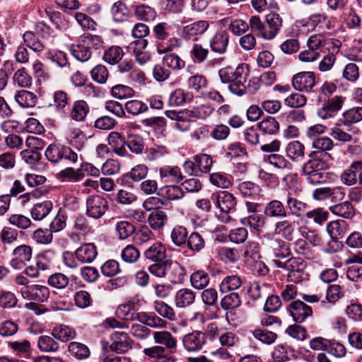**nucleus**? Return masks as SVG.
Here are the masks:
<instances>
[{
	"label": "nucleus",
	"instance_id": "f257e3e1",
	"mask_svg": "<svg viewBox=\"0 0 362 362\" xmlns=\"http://www.w3.org/2000/svg\"><path fill=\"white\" fill-rule=\"evenodd\" d=\"M249 67L246 64H241L235 69L226 67L218 71L223 83H230L229 89L235 94L242 95L246 92V82L249 75Z\"/></svg>",
	"mask_w": 362,
	"mask_h": 362
},
{
	"label": "nucleus",
	"instance_id": "f03ea898",
	"mask_svg": "<svg viewBox=\"0 0 362 362\" xmlns=\"http://www.w3.org/2000/svg\"><path fill=\"white\" fill-rule=\"evenodd\" d=\"M45 155L48 160L53 163H58L62 160L68 161L70 164H75L82 156L74 151L69 146L52 144L46 149Z\"/></svg>",
	"mask_w": 362,
	"mask_h": 362
},
{
	"label": "nucleus",
	"instance_id": "7ed1b4c3",
	"mask_svg": "<svg viewBox=\"0 0 362 362\" xmlns=\"http://www.w3.org/2000/svg\"><path fill=\"white\" fill-rule=\"evenodd\" d=\"M108 209V202L101 196L93 195L86 199V214L93 218H100Z\"/></svg>",
	"mask_w": 362,
	"mask_h": 362
},
{
	"label": "nucleus",
	"instance_id": "20e7f679",
	"mask_svg": "<svg viewBox=\"0 0 362 362\" xmlns=\"http://www.w3.org/2000/svg\"><path fill=\"white\" fill-rule=\"evenodd\" d=\"M316 83L315 74L312 71H302L292 78V85L298 91L310 93Z\"/></svg>",
	"mask_w": 362,
	"mask_h": 362
},
{
	"label": "nucleus",
	"instance_id": "39448f33",
	"mask_svg": "<svg viewBox=\"0 0 362 362\" xmlns=\"http://www.w3.org/2000/svg\"><path fill=\"white\" fill-rule=\"evenodd\" d=\"M20 292L24 299L43 303L47 300L49 296V289L43 285L30 284V286L21 288Z\"/></svg>",
	"mask_w": 362,
	"mask_h": 362
},
{
	"label": "nucleus",
	"instance_id": "423d86ee",
	"mask_svg": "<svg viewBox=\"0 0 362 362\" xmlns=\"http://www.w3.org/2000/svg\"><path fill=\"white\" fill-rule=\"evenodd\" d=\"M165 115L169 119L175 121L174 127L180 132H186L190 129L192 117L189 109L182 110H166Z\"/></svg>",
	"mask_w": 362,
	"mask_h": 362
},
{
	"label": "nucleus",
	"instance_id": "0eeeda50",
	"mask_svg": "<svg viewBox=\"0 0 362 362\" xmlns=\"http://www.w3.org/2000/svg\"><path fill=\"white\" fill-rule=\"evenodd\" d=\"M32 255L33 250L30 246L25 244L18 245L12 252L10 264L15 269H21L31 259Z\"/></svg>",
	"mask_w": 362,
	"mask_h": 362
},
{
	"label": "nucleus",
	"instance_id": "6e6552de",
	"mask_svg": "<svg viewBox=\"0 0 362 362\" xmlns=\"http://www.w3.org/2000/svg\"><path fill=\"white\" fill-rule=\"evenodd\" d=\"M206 343V334L201 331H193L182 338V344L187 351H197L202 349Z\"/></svg>",
	"mask_w": 362,
	"mask_h": 362
},
{
	"label": "nucleus",
	"instance_id": "1a4fd4ad",
	"mask_svg": "<svg viewBox=\"0 0 362 362\" xmlns=\"http://www.w3.org/2000/svg\"><path fill=\"white\" fill-rule=\"evenodd\" d=\"M132 347V340L128 334L123 332H115L111 335V344L110 346L112 351L124 353Z\"/></svg>",
	"mask_w": 362,
	"mask_h": 362
},
{
	"label": "nucleus",
	"instance_id": "9d476101",
	"mask_svg": "<svg viewBox=\"0 0 362 362\" xmlns=\"http://www.w3.org/2000/svg\"><path fill=\"white\" fill-rule=\"evenodd\" d=\"M356 133V130L344 122L336 124L330 131V135L335 140L342 143L351 142L353 136Z\"/></svg>",
	"mask_w": 362,
	"mask_h": 362
},
{
	"label": "nucleus",
	"instance_id": "9b49d317",
	"mask_svg": "<svg viewBox=\"0 0 362 362\" xmlns=\"http://www.w3.org/2000/svg\"><path fill=\"white\" fill-rule=\"evenodd\" d=\"M343 99L340 96H335L317 110V114L322 119H327L333 117L335 114L341 108Z\"/></svg>",
	"mask_w": 362,
	"mask_h": 362
},
{
	"label": "nucleus",
	"instance_id": "f8f14e48",
	"mask_svg": "<svg viewBox=\"0 0 362 362\" xmlns=\"http://www.w3.org/2000/svg\"><path fill=\"white\" fill-rule=\"evenodd\" d=\"M209 27L207 21H198L184 25L182 29V35L188 40H197L198 35L204 34Z\"/></svg>",
	"mask_w": 362,
	"mask_h": 362
},
{
	"label": "nucleus",
	"instance_id": "ddd939ff",
	"mask_svg": "<svg viewBox=\"0 0 362 362\" xmlns=\"http://www.w3.org/2000/svg\"><path fill=\"white\" fill-rule=\"evenodd\" d=\"M195 299L196 294L192 289L182 288L175 292L173 301L177 308L184 309L192 305Z\"/></svg>",
	"mask_w": 362,
	"mask_h": 362
},
{
	"label": "nucleus",
	"instance_id": "4468645a",
	"mask_svg": "<svg viewBox=\"0 0 362 362\" xmlns=\"http://www.w3.org/2000/svg\"><path fill=\"white\" fill-rule=\"evenodd\" d=\"M289 311L293 320L298 323L304 322L313 313L311 308L300 300L291 303Z\"/></svg>",
	"mask_w": 362,
	"mask_h": 362
},
{
	"label": "nucleus",
	"instance_id": "2eb2a0df",
	"mask_svg": "<svg viewBox=\"0 0 362 362\" xmlns=\"http://www.w3.org/2000/svg\"><path fill=\"white\" fill-rule=\"evenodd\" d=\"M296 223L288 218L276 223L274 233L287 240H293L296 233Z\"/></svg>",
	"mask_w": 362,
	"mask_h": 362
},
{
	"label": "nucleus",
	"instance_id": "dca6fc26",
	"mask_svg": "<svg viewBox=\"0 0 362 362\" xmlns=\"http://www.w3.org/2000/svg\"><path fill=\"white\" fill-rule=\"evenodd\" d=\"M97 255V247L93 243H84L75 251L76 258L81 264L92 262Z\"/></svg>",
	"mask_w": 362,
	"mask_h": 362
},
{
	"label": "nucleus",
	"instance_id": "f3484780",
	"mask_svg": "<svg viewBox=\"0 0 362 362\" xmlns=\"http://www.w3.org/2000/svg\"><path fill=\"white\" fill-rule=\"evenodd\" d=\"M159 177L164 183H179L183 179L180 168L171 165L161 167L159 169Z\"/></svg>",
	"mask_w": 362,
	"mask_h": 362
},
{
	"label": "nucleus",
	"instance_id": "a211bd4d",
	"mask_svg": "<svg viewBox=\"0 0 362 362\" xmlns=\"http://www.w3.org/2000/svg\"><path fill=\"white\" fill-rule=\"evenodd\" d=\"M212 197L221 211L226 214H228L236 205L235 197L226 191L220 192Z\"/></svg>",
	"mask_w": 362,
	"mask_h": 362
},
{
	"label": "nucleus",
	"instance_id": "6ab92c4d",
	"mask_svg": "<svg viewBox=\"0 0 362 362\" xmlns=\"http://www.w3.org/2000/svg\"><path fill=\"white\" fill-rule=\"evenodd\" d=\"M310 159L303 167V173H316L322 172L327 168V163L322 159L320 158L317 151H313L310 154Z\"/></svg>",
	"mask_w": 362,
	"mask_h": 362
},
{
	"label": "nucleus",
	"instance_id": "aec40b11",
	"mask_svg": "<svg viewBox=\"0 0 362 362\" xmlns=\"http://www.w3.org/2000/svg\"><path fill=\"white\" fill-rule=\"evenodd\" d=\"M327 230L334 241L344 238L349 233L348 224L344 221H332L327 225Z\"/></svg>",
	"mask_w": 362,
	"mask_h": 362
},
{
	"label": "nucleus",
	"instance_id": "412c9836",
	"mask_svg": "<svg viewBox=\"0 0 362 362\" xmlns=\"http://www.w3.org/2000/svg\"><path fill=\"white\" fill-rule=\"evenodd\" d=\"M229 36L225 31L216 33L210 40V47L213 52L222 54L227 50Z\"/></svg>",
	"mask_w": 362,
	"mask_h": 362
},
{
	"label": "nucleus",
	"instance_id": "4be33fe9",
	"mask_svg": "<svg viewBox=\"0 0 362 362\" xmlns=\"http://www.w3.org/2000/svg\"><path fill=\"white\" fill-rule=\"evenodd\" d=\"M144 255L152 262H160L166 257V249L161 243L156 242L145 250Z\"/></svg>",
	"mask_w": 362,
	"mask_h": 362
},
{
	"label": "nucleus",
	"instance_id": "5701e85b",
	"mask_svg": "<svg viewBox=\"0 0 362 362\" xmlns=\"http://www.w3.org/2000/svg\"><path fill=\"white\" fill-rule=\"evenodd\" d=\"M305 146L299 141H292L286 147V153L292 161H300L305 158Z\"/></svg>",
	"mask_w": 362,
	"mask_h": 362
},
{
	"label": "nucleus",
	"instance_id": "b1692460",
	"mask_svg": "<svg viewBox=\"0 0 362 362\" xmlns=\"http://www.w3.org/2000/svg\"><path fill=\"white\" fill-rule=\"evenodd\" d=\"M269 252L272 257L285 258L290 255L288 244L281 239L272 240L269 244Z\"/></svg>",
	"mask_w": 362,
	"mask_h": 362
},
{
	"label": "nucleus",
	"instance_id": "393cba45",
	"mask_svg": "<svg viewBox=\"0 0 362 362\" xmlns=\"http://www.w3.org/2000/svg\"><path fill=\"white\" fill-rule=\"evenodd\" d=\"M89 112L88 103L83 100H78L73 103L71 108L69 117L76 122H82L85 119Z\"/></svg>",
	"mask_w": 362,
	"mask_h": 362
},
{
	"label": "nucleus",
	"instance_id": "a878e982",
	"mask_svg": "<svg viewBox=\"0 0 362 362\" xmlns=\"http://www.w3.org/2000/svg\"><path fill=\"white\" fill-rule=\"evenodd\" d=\"M264 214L269 218H282L286 216V210L282 202L274 199L265 205Z\"/></svg>",
	"mask_w": 362,
	"mask_h": 362
},
{
	"label": "nucleus",
	"instance_id": "bb28decb",
	"mask_svg": "<svg viewBox=\"0 0 362 362\" xmlns=\"http://www.w3.org/2000/svg\"><path fill=\"white\" fill-rule=\"evenodd\" d=\"M117 315L127 322L134 321L136 319L139 320V313H136L135 303L134 302L129 301L119 305L117 310Z\"/></svg>",
	"mask_w": 362,
	"mask_h": 362
},
{
	"label": "nucleus",
	"instance_id": "cd10ccee",
	"mask_svg": "<svg viewBox=\"0 0 362 362\" xmlns=\"http://www.w3.org/2000/svg\"><path fill=\"white\" fill-rule=\"evenodd\" d=\"M240 193L246 198L258 199L261 192L259 186L250 181H244L238 184L237 187Z\"/></svg>",
	"mask_w": 362,
	"mask_h": 362
},
{
	"label": "nucleus",
	"instance_id": "c85d7f7f",
	"mask_svg": "<svg viewBox=\"0 0 362 362\" xmlns=\"http://www.w3.org/2000/svg\"><path fill=\"white\" fill-rule=\"evenodd\" d=\"M167 221L168 216L162 209L150 212L147 218L149 226L154 230L163 228Z\"/></svg>",
	"mask_w": 362,
	"mask_h": 362
},
{
	"label": "nucleus",
	"instance_id": "c756f323",
	"mask_svg": "<svg viewBox=\"0 0 362 362\" xmlns=\"http://www.w3.org/2000/svg\"><path fill=\"white\" fill-rule=\"evenodd\" d=\"M286 209L288 210L290 214L300 217L306 212L307 204L291 197V194L288 193L286 199Z\"/></svg>",
	"mask_w": 362,
	"mask_h": 362
},
{
	"label": "nucleus",
	"instance_id": "7c9ffc66",
	"mask_svg": "<svg viewBox=\"0 0 362 362\" xmlns=\"http://www.w3.org/2000/svg\"><path fill=\"white\" fill-rule=\"evenodd\" d=\"M139 322L153 328H165L168 322L153 313H139Z\"/></svg>",
	"mask_w": 362,
	"mask_h": 362
},
{
	"label": "nucleus",
	"instance_id": "2f4dec72",
	"mask_svg": "<svg viewBox=\"0 0 362 362\" xmlns=\"http://www.w3.org/2000/svg\"><path fill=\"white\" fill-rule=\"evenodd\" d=\"M331 196L343 199L344 196L343 189L341 187H320L315 189L313 193V198L317 200H324Z\"/></svg>",
	"mask_w": 362,
	"mask_h": 362
},
{
	"label": "nucleus",
	"instance_id": "473e14b6",
	"mask_svg": "<svg viewBox=\"0 0 362 362\" xmlns=\"http://www.w3.org/2000/svg\"><path fill=\"white\" fill-rule=\"evenodd\" d=\"M52 207L53 205L50 201L37 203L30 209L31 216L35 221H41L50 213Z\"/></svg>",
	"mask_w": 362,
	"mask_h": 362
},
{
	"label": "nucleus",
	"instance_id": "72a5a7b5",
	"mask_svg": "<svg viewBox=\"0 0 362 362\" xmlns=\"http://www.w3.org/2000/svg\"><path fill=\"white\" fill-rule=\"evenodd\" d=\"M51 335L55 339L62 342H66L75 337L76 332L74 329L69 326L60 325L54 327L52 329Z\"/></svg>",
	"mask_w": 362,
	"mask_h": 362
},
{
	"label": "nucleus",
	"instance_id": "f704fd0d",
	"mask_svg": "<svg viewBox=\"0 0 362 362\" xmlns=\"http://www.w3.org/2000/svg\"><path fill=\"white\" fill-rule=\"evenodd\" d=\"M15 100L21 107L28 108L35 106L37 98L33 93L22 90L16 93Z\"/></svg>",
	"mask_w": 362,
	"mask_h": 362
},
{
	"label": "nucleus",
	"instance_id": "c9c22d12",
	"mask_svg": "<svg viewBox=\"0 0 362 362\" xmlns=\"http://www.w3.org/2000/svg\"><path fill=\"white\" fill-rule=\"evenodd\" d=\"M250 27L252 31L264 40H271L274 37H267L265 35L269 33L270 28L258 16H253L250 18Z\"/></svg>",
	"mask_w": 362,
	"mask_h": 362
},
{
	"label": "nucleus",
	"instance_id": "e433bc0d",
	"mask_svg": "<svg viewBox=\"0 0 362 362\" xmlns=\"http://www.w3.org/2000/svg\"><path fill=\"white\" fill-rule=\"evenodd\" d=\"M241 278L238 275H230L223 278L219 285L221 293H227L238 291L242 286Z\"/></svg>",
	"mask_w": 362,
	"mask_h": 362
},
{
	"label": "nucleus",
	"instance_id": "4c0bfd02",
	"mask_svg": "<svg viewBox=\"0 0 362 362\" xmlns=\"http://www.w3.org/2000/svg\"><path fill=\"white\" fill-rule=\"evenodd\" d=\"M329 210L332 214L347 219L352 218L355 216V209L349 202L332 206Z\"/></svg>",
	"mask_w": 362,
	"mask_h": 362
},
{
	"label": "nucleus",
	"instance_id": "58836bf2",
	"mask_svg": "<svg viewBox=\"0 0 362 362\" xmlns=\"http://www.w3.org/2000/svg\"><path fill=\"white\" fill-rule=\"evenodd\" d=\"M192 95L189 92H185L181 88H177L173 91L168 99V105L171 107H178L184 105L187 101H190Z\"/></svg>",
	"mask_w": 362,
	"mask_h": 362
},
{
	"label": "nucleus",
	"instance_id": "ea45409f",
	"mask_svg": "<svg viewBox=\"0 0 362 362\" xmlns=\"http://www.w3.org/2000/svg\"><path fill=\"white\" fill-rule=\"evenodd\" d=\"M153 339L155 343L164 345L167 349H173L177 346V340L168 331H158L153 332Z\"/></svg>",
	"mask_w": 362,
	"mask_h": 362
},
{
	"label": "nucleus",
	"instance_id": "a19ab883",
	"mask_svg": "<svg viewBox=\"0 0 362 362\" xmlns=\"http://www.w3.org/2000/svg\"><path fill=\"white\" fill-rule=\"evenodd\" d=\"M266 21L270 28V31L265 35L267 37H275L282 26V18L279 13L272 12L267 16Z\"/></svg>",
	"mask_w": 362,
	"mask_h": 362
},
{
	"label": "nucleus",
	"instance_id": "79ce46f5",
	"mask_svg": "<svg viewBox=\"0 0 362 362\" xmlns=\"http://www.w3.org/2000/svg\"><path fill=\"white\" fill-rule=\"evenodd\" d=\"M71 53L74 57L82 62H88L92 55L90 49L82 40L80 43L72 45Z\"/></svg>",
	"mask_w": 362,
	"mask_h": 362
},
{
	"label": "nucleus",
	"instance_id": "37998d69",
	"mask_svg": "<svg viewBox=\"0 0 362 362\" xmlns=\"http://www.w3.org/2000/svg\"><path fill=\"white\" fill-rule=\"evenodd\" d=\"M192 286L198 290L204 289L209 283V276L203 270H198L190 276Z\"/></svg>",
	"mask_w": 362,
	"mask_h": 362
},
{
	"label": "nucleus",
	"instance_id": "c03bdc74",
	"mask_svg": "<svg viewBox=\"0 0 362 362\" xmlns=\"http://www.w3.org/2000/svg\"><path fill=\"white\" fill-rule=\"evenodd\" d=\"M124 57V52L119 46H112L105 51L103 59L111 65L118 64Z\"/></svg>",
	"mask_w": 362,
	"mask_h": 362
},
{
	"label": "nucleus",
	"instance_id": "a18cd8bd",
	"mask_svg": "<svg viewBox=\"0 0 362 362\" xmlns=\"http://www.w3.org/2000/svg\"><path fill=\"white\" fill-rule=\"evenodd\" d=\"M312 147L315 149V151H317L318 155H320L322 152L332 150L334 147V142L332 139L328 136L317 137L313 140ZM325 155L330 156V155L327 153H325Z\"/></svg>",
	"mask_w": 362,
	"mask_h": 362
},
{
	"label": "nucleus",
	"instance_id": "49530a36",
	"mask_svg": "<svg viewBox=\"0 0 362 362\" xmlns=\"http://www.w3.org/2000/svg\"><path fill=\"white\" fill-rule=\"evenodd\" d=\"M115 231L120 240H125L135 232V226L127 221H119L115 224Z\"/></svg>",
	"mask_w": 362,
	"mask_h": 362
},
{
	"label": "nucleus",
	"instance_id": "de8ad7c7",
	"mask_svg": "<svg viewBox=\"0 0 362 362\" xmlns=\"http://www.w3.org/2000/svg\"><path fill=\"white\" fill-rule=\"evenodd\" d=\"M37 346L41 351L51 352L59 349V343L52 336H40L37 340Z\"/></svg>",
	"mask_w": 362,
	"mask_h": 362
},
{
	"label": "nucleus",
	"instance_id": "09e8293b",
	"mask_svg": "<svg viewBox=\"0 0 362 362\" xmlns=\"http://www.w3.org/2000/svg\"><path fill=\"white\" fill-rule=\"evenodd\" d=\"M160 194L168 200H177L185 196L181 187L176 185H166L160 188Z\"/></svg>",
	"mask_w": 362,
	"mask_h": 362
},
{
	"label": "nucleus",
	"instance_id": "8fccbe9b",
	"mask_svg": "<svg viewBox=\"0 0 362 362\" xmlns=\"http://www.w3.org/2000/svg\"><path fill=\"white\" fill-rule=\"evenodd\" d=\"M196 162V168L198 171L199 176L202 173H207L210 171L213 164L212 158L206 154L196 155L194 156Z\"/></svg>",
	"mask_w": 362,
	"mask_h": 362
},
{
	"label": "nucleus",
	"instance_id": "3c124183",
	"mask_svg": "<svg viewBox=\"0 0 362 362\" xmlns=\"http://www.w3.org/2000/svg\"><path fill=\"white\" fill-rule=\"evenodd\" d=\"M187 237L188 232L184 226H175L170 233V239L173 243L177 247L184 245L186 243Z\"/></svg>",
	"mask_w": 362,
	"mask_h": 362
},
{
	"label": "nucleus",
	"instance_id": "603ef678",
	"mask_svg": "<svg viewBox=\"0 0 362 362\" xmlns=\"http://www.w3.org/2000/svg\"><path fill=\"white\" fill-rule=\"evenodd\" d=\"M252 334L257 340L265 344H271L277 339V334L265 329H255Z\"/></svg>",
	"mask_w": 362,
	"mask_h": 362
},
{
	"label": "nucleus",
	"instance_id": "864d4df0",
	"mask_svg": "<svg viewBox=\"0 0 362 362\" xmlns=\"http://www.w3.org/2000/svg\"><path fill=\"white\" fill-rule=\"evenodd\" d=\"M169 264L168 272H170L171 282L175 284L181 283L185 276V269L177 262H173L170 260Z\"/></svg>",
	"mask_w": 362,
	"mask_h": 362
},
{
	"label": "nucleus",
	"instance_id": "5fc2aeb1",
	"mask_svg": "<svg viewBox=\"0 0 362 362\" xmlns=\"http://www.w3.org/2000/svg\"><path fill=\"white\" fill-rule=\"evenodd\" d=\"M306 268V262L300 257H291L286 261V270L290 272L289 277L300 273Z\"/></svg>",
	"mask_w": 362,
	"mask_h": 362
},
{
	"label": "nucleus",
	"instance_id": "6e6d98bb",
	"mask_svg": "<svg viewBox=\"0 0 362 362\" xmlns=\"http://www.w3.org/2000/svg\"><path fill=\"white\" fill-rule=\"evenodd\" d=\"M259 129L264 134H275L279 129V124L273 117L268 116L259 124Z\"/></svg>",
	"mask_w": 362,
	"mask_h": 362
},
{
	"label": "nucleus",
	"instance_id": "4d7b16f0",
	"mask_svg": "<svg viewBox=\"0 0 362 362\" xmlns=\"http://www.w3.org/2000/svg\"><path fill=\"white\" fill-rule=\"evenodd\" d=\"M163 62L164 64L174 71L182 69L185 66V62L180 57L175 53L166 54Z\"/></svg>",
	"mask_w": 362,
	"mask_h": 362
},
{
	"label": "nucleus",
	"instance_id": "13d9d810",
	"mask_svg": "<svg viewBox=\"0 0 362 362\" xmlns=\"http://www.w3.org/2000/svg\"><path fill=\"white\" fill-rule=\"evenodd\" d=\"M188 248L194 252H200L205 246V241L202 236L197 232L192 233L187 239Z\"/></svg>",
	"mask_w": 362,
	"mask_h": 362
},
{
	"label": "nucleus",
	"instance_id": "bf43d9fd",
	"mask_svg": "<svg viewBox=\"0 0 362 362\" xmlns=\"http://www.w3.org/2000/svg\"><path fill=\"white\" fill-rule=\"evenodd\" d=\"M240 304V295L235 291L226 295L221 300V306L223 310L235 309L239 307Z\"/></svg>",
	"mask_w": 362,
	"mask_h": 362
},
{
	"label": "nucleus",
	"instance_id": "052dcab7",
	"mask_svg": "<svg viewBox=\"0 0 362 362\" xmlns=\"http://www.w3.org/2000/svg\"><path fill=\"white\" fill-rule=\"evenodd\" d=\"M168 153L167 148L163 146H156L147 148L144 152L145 159L148 161H156Z\"/></svg>",
	"mask_w": 362,
	"mask_h": 362
},
{
	"label": "nucleus",
	"instance_id": "680f3d73",
	"mask_svg": "<svg viewBox=\"0 0 362 362\" xmlns=\"http://www.w3.org/2000/svg\"><path fill=\"white\" fill-rule=\"evenodd\" d=\"M190 56L195 63H202L207 58L209 51L199 43L193 44L190 51Z\"/></svg>",
	"mask_w": 362,
	"mask_h": 362
},
{
	"label": "nucleus",
	"instance_id": "e2e57ef3",
	"mask_svg": "<svg viewBox=\"0 0 362 362\" xmlns=\"http://www.w3.org/2000/svg\"><path fill=\"white\" fill-rule=\"evenodd\" d=\"M153 308L163 317L170 320H173L175 318V313L173 308L163 301H155Z\"/></svg>",
	"mask_w": 362,
	"mask_h": 362
},
{
	"label": "nucleus",
	"instance_id": "0e129e2a",
	"mask_svg": "<svg viewBox=\"0 0 362 362\" xmlns=\"http://www.w3.org/2000/svg\"><path fill=\"white\" fill-rule=\"evenodd\" d=\"M125 110L132 115H138L148 110L146 103L139 100H130L125 103Z\"/></svg>",
	"mask_w": 362,
	"mask_h": 362
},
{
	"label": "nucleus",
	"instance_id": "69168bd1",
	"mask_svg": "<svg viewBox=\"0 0 362 362\" xmlns=\"http://www.w3.org/2000/svg\"><path fill=\"white\" fill-rule=\"evenodd\" d=\"M169 262V259L156 262L154 264L149 266L148 271L151 274L157 277L163 278L168 272V268L170 267Z\"/></svg>",
	"mask_w": 362,
	"mask_h": 362
},
{
	"label": "nucleus",
	"instance_id": "338daca9",
	"mask_svg": "<svg viewBox=\"0 0 362 362\" xmlns=\"http://www.w3.org/2000/svg\"><path fill=\"white\" fill-rule=\"evenodd\" d=\"M69 351L78 359H84L90 356L89 349L86 345L78 342H71L69 344Z\"/></svg>",
	"mask_w": 362,
	"mask_h": 362
},
{
	"label": "nucleus",
	"instance_id": "774afa93",
	"mask_svg": "<svg viewBox=\"0 0 362 362\" xmlns=\"http://www.w3.org/2000/svg\"><path fill=\"white\" fill-rule=\"evenodd\" d=\"M47 282L52 287L57 289H63L68 286L69 279L64 274L58 272L50 275Z\"/></svg>",
	"mask_w": 362,
	"mask_h": 362
}]
</instances>
